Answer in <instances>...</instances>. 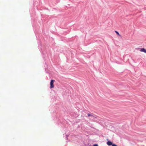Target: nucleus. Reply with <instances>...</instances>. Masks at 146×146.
<instances>
[{"instance_id": "6", "label": "nucleus", "mask_w": 146, "mask_h": 146, "mask_svg": "<svg viewBox=\"0 0 146 146\" xmlns=\"http://www.w3.org/2000/svg\"><path fill=\"white\" fill-rule=\"evenodd\" d=\"M112 146H117L116 145L114 144H112Z\"/></svg>"}, {"instance_id": "2", "label": "nucleus", "mask_w": 146, "mask_h": 146, "mask_svg": "<svg viewBox=\"0 0 146 146\" xmlns=\"http://www.w3.org/2000/svg\"><path fill=\"white\" fill-rule=\"evenodd\" d=\"M140 50L141 52L146 53V50L144 48H142Z\"/></svg>"}, {"instance_id": "1", "label": "nucleus", "mask_w": 146, "mask_h": 146, "mask_svg": "<svg viewBox=\"0 0 146 146\" xmlns=\"http://www.w3.org/2000/svg\"><path fill=\"white\" fill-rule=\"evenodd\" d=\"M55 82V80H51L50 82V88H51L54 87V82Z\"/></svg>"}, {"instance_id": "7", "label": "nucleus", "mask_w": 146, "mask_h": 146, "mask_svg": "<svg viewBox=\"0 0 146 146\" xmlns=\"http://www.w3.org/2000/svg\"><path fill=\"white\" fill-rule=\"evenodd\" d=\"M93 146H98V145L96 144H95Z\"/></svg>"}, {"instance_id": "5", "label": "nucleus", "mask_w": 146, "mask_h": 146, "mask_svg": "<svg viewBox=\"0 0 146 146\" xmlns=\"http://www.w3.org/2000/svg\"><path fill=\"white\" fill-rule=\"evenodd\" d=\"M88 117L90 116H93V115L90 113H88Z\"/></svg>"}, {"instance_id": "3", "label": "nucleus", "mask_w": 146, "mask_h": 146, "mask_svg": "<svg viewBox=\"0 0 146 146\" xmlns=\"http://www.w3.org/2000/svg\"><path fill=\"white\" fill-rule=\"evenodd\" d=\"M107 145L109 146H110L112 145V143L110 141H108L107 143Z\"/></svg>"}, {"instance_id": "4", "label": "nucleus", "mask_w": 146, "mask_h": 146, "mask_svg": "<svg viewBox=\"0 0 146 146\" xmlns=\"http://www.w3.org/2000/svg\"><path fill=\"white\" fill-rule=\"evenodd\" d=\"M115 33L117 34L119 36H121V35L119 34V33H118V32L116 31H115Z\"/></svg>"}]
</instances>
